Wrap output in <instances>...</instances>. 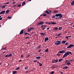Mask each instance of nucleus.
<instances>
[{"instance_id": "obj_1", "label": "nucleus", "mask_w": 74, "mask_h": 74, "mask_svg": "<svg viewBox=\"0 0 74 74\" xmlns=\"http://www.w3.org/2000/svg\"><path fill=\"white\" fill-rule=\"evenodd\" d=\"M68 55H69V52H66L63 55V58H65V57L66 56H68Z\"/></svg>"}, {"instance_id": "obj_2", "label": "nucleus", "mask_w": 74, "mask_h": 74, "mask_svg": "<svg viewBox=\"0 0 74 74\" xmlns=\"http://www.w3.org/2000/svg\"><path fill=\"white\" fill-rule=\"evenodd\" d=\"M58 66H57V65H52V66L51 67V69H55L56 67H58Z\"/></svg>"}, {"instance_id": "obj_3", "label": "nucleus", "mask_w": 74, "mask_h": 74, "mask_svg": "<svg viewBox=\"0 0 74 74\" xmlns=\"http://www.w3.org/2000/svg\"><path fill=\"white\" fill-rule=\"evenodd\" d=\"M44 22H42V21H40V22L38 23L37 24V25H38V26H39V25H43V24H44Z\"/></svg>"}, {"instance_id": "obj_4", "label": "nucleus", "mask_w": 74, "mask_h": 74, "mask_svg": "<svg viewBox=\"0 0 74 74\" xmlns=\"http://www.w3.org/2000/svg\"><path fill=\"white\" fill-rule=\"evenodd\" d=\"M74 47V45L73 44H71L68 46V47H67V48L68 49H69V48H71V47Z\"/></svg>"}, {"instance_id": "obj_5", "label": "nucleus", "mask_w": 74, "mask_h": 74, "mask_svg": "<svg viewBox=\"0 0 74 74\" xmlns=\"http://www.w3.org/2000/svg\"><path fill=\"white\" fill-rule=\"evenodd\" d=\"M5 11H2L1 12H0V14H5Z\"/></svg>"}, {"instance_id": "obj_6", "label": "nucleus", "mask_w": 74, "mask_h": 74, "mask_svg": "<svg viewBox=\"0 0 74 74\" xmlns=\"http://www.w3.org/2000/svg\"><path fill=\"white\" fill-rule=\"evenodd\" d=\"M49 12H51V11L49 10L48 11L46 10L45 11V12L47 13V14H49Z\"/></svg>"}, {"instance_id": "obj_7", "label": "nucleus", "mask_w": 74, "mask_h": 74, "mask_svg": "<svg viewBox=\"0 0 74 74\" xmlns=\"http://www.w3.org/2000/svg\"><path fill=\"white\" fill-rule=\"evenodd\" d=\"M57 43V45H59V44H60V43L61 42L59 41H56Z\"/></svg>"}, {"instance_id": "obj_8", "label": "nucleus", "mask_w": 74, "mask_h": 74, "mask_svg": "<svg viewBox=\"0 0 74 74\" xmlns=\"http://www.w3.org/2000/svg\"><path fill=\"white\" fill-rule=\"evenodd\" d=\"M44 41L45 42H46L47 41H48V37H46L45 38Z\"/></svg>"}, {"instance_id": "obj_9", "label": "nucleus", "mask_w": 74, "mask_h": 74, "mask_svg": "<svg viewBox=\"0 0 74 74\" xmlns=\"http://www.w3.org/2000/svg\"><path fill=\"white\" fill-rule=\"evenodd\" d=\"M65 52V51H64L62 50L61 51H60L59 52H58V53H63V52L64 53Z\"/></svg>"}, {"instance_id": "obj_10", "label": "nucleus", "mask_w": 74, "mask_h": 74, "mask_svg": "<svg viewBox=\"0 0 74 74\" xmlns=\"http://www.w3.org/2000/svg\"><path fill=\"white\" fill-rule=\"evenodd\" d=\"M58 16H59L60 18H62V14H61V13H60L59 14Z\"/></svg>"}, {"instance_id": "obj_11", "label": "nucleus", "mask_w": 74, "mask_h": 74, "mask_svg": "<svg viewBox=\"0 0 74 74\" xmlns=\"http://www.w3.org/2000/svg\"><path fill=\"white\" fill-rule=\"evenodd\" d=\"M23 33V29H22L20 33V34H22Z\"/></svg>"}, {"instance_id": "obj_12", "label": "nucleus", "mask_w": 74, "mask_h": 74, "mask_svg": "<svg viewBox=\"0 0 74 74\" xmlns=\"http://www.w3.org/2000/svg\"><path fill=\"white\" fill-rule=\"evenodd\" d=\"M69 67L67 66H65L63 67V69H67Z\"/></svg>"}, {"instance_id": "obj_13", "label": "nucleus", "mask_w": 74, "mask_h": 74, "mask_svg": "<svg viewBox=\"0 0 74 74\" xmlns=\"http://www.w3.org/2000/svg\"><path fill=\"white\" fill-rule=\"evenodd\" d=\"M53 30H56L58 29V27H55L53 28Z\"/></svg>"}, {"instance_id": "obj_14", "label": "nucleus", "mask_w": 74, "mask_h": 74, "mask_svg": "<svg viewBox=\"0 0 74 74\" xmlns=\"http://www.w3.org/2000/svg\"><path fill=\"white\" fill-rule=\"evenodd\" d=\"M65 42H66V41L63 40L62 42V44H65Z\"/></svg>"}, {"instance_id": "obj_15", "label": "nucleus", "mask_w": 74, "mask_h": 74, "mask_svg": "<svg viewBox=\"0 0 74 74\" xmlns=\"http://www.w3.org/2000/svg\"><path fill=\"white\" fill-rule=\"evenodd\" d=\"M38 49H39L40 48H41V45H40L38 46L37 48Z\"/></svg>"}, {"instance_id": "obj_16", "label": "nucleus", "mask_w": 74, "mask_h": 74, "mask_svg": "<svg viewBox=\"0 0 74 74\" xmlns=\"http://www.w3.org/2000/svg\"><path fill=\"white\" fill-rule=\"evenodd\" d=\"M40 34H41V35H42L43 36H45V33H41Z\"/></svg>"}, {"instance_id": "obj_17", "label": "nucleus", "mask_w": 74, "mask_h": 74, "mask_svg": "<svg viewBox=\"0 0 74 74\" xmlns=\"http://www.w3.org/2000/svg\"><path fill=\"white\" fill-rule=\"evenodd\" d=\"M62 60H63V58L60 59L59 60L58 62H60Z\"/></svg>"}, {"instance_id": "obj_18", "label": "nucleus", "mask_w": 74, "mask_h": 74, "mask_svg": "<svg viewBox=\"0 0 74 74\" xmlns=\"http://www.w3.org/2000/svg\"><path fill=\"white\" fill-rule=\"evenodd\" d=\"M71 5H74V1H73V2L71 3Z\"/></svg>"}, {"instance_id": "obj_19", "label": "nucleus", "mask_w": 74, "mask_h": 74, "mask_svg": "<svg viewBox=\"0 0 74 74\" xmlns=\"http://www.w3.org/2000/svg\"><path fill=\"white\" fill-rule=\"evenodd\" d=\"M51 23L52 24V25H56V23L54 22H52Z\"/></svg>"}, {"instance_id": "obj_20", "label": "nucleus", "mask_w": 74, "mask_h": 74, "mask_svg": "<svg viewBox=\"0 0 74 74\" xmlns=\"http://www.w3.org/2000/svg\"><path fill=\"white\" fill-rule=\"evenodd\" d=\"M17 73V71H14L13 72H12V74H16V73Z\"/></svg>"}, {"instance_id": "obj_21", "label": "nucleus", "mask_w": 74, "mask_h": 74, "mask_svg": "<svg viewBox=\"0 0 74 74\" xmlns=\"http://www.w3.org/2000/svg\"><path fill=\"white\" fill-rule=\"evenodd\" d=\"M66 64L67 65H71V63H70V62H69H69H67Z\"/></svg>"}, {"instance_id": "obj_22", "label": "nucleus", "mask_w": 74, "mask_h": 74, "mask_svg": "<svg viewBox=\"0 0 74 74\" xmlns=\"http://www.w3.org/2000/svg\"><path fill=\"white\" fill-rule=\"evenodd\" d=\"M6 5L3 6L2 7V9H4V8H5V7H6Z\"/></svg>"}, {"instance_id": "obj_23", "label": "nucleus", "mask_w": 74, "mask_h": 74, "mask_svg": "<svg viewBox=\"0 0 74 74\" xmlns=\"http://www.w3.org/2000/svg\"><path fill=\"white\" fill-rule=\"evenodd\" d=\"M10 12V11H9L8 10H6V11L5 13L6 14H8V12Z\"/></svg>"}, {"instance_id": "obj_24", "label": "nucleus", "mask_w": 74, "mask_h": 74, "mask_svg": "<svg viewBox=\"0 0 74 74\" xmlns=\"http://www.w3.org/2000/svg\"><path fill=\"white\" fill-rule=\"evenodd\" d=\"M46 52H48V49H46L45 51Z\"/></svg>"}, {"instance_id": "obj_25", "label": "nucleus", "mask_w": 74, "mask_h": 74, "mask_svg": "<svg viewBox=\"0 0 74 74\" xmlns=\"http://www.w3.org/2000/svg\"><path fill=\"white\" fill-rule=\"evenodd\" d=\"M25 4H26V3H25V1H24V2L22 4V5H25Z\"/></svg>"}, {"instance_id": "obj_26", "label": "nucleus", "mask_w": 74, "mask_h": 74, "mask_svg": "<svg viewBox=\"0 0 74 74\" xmlns=\"http://www.w3.org/2000/svg\"><path fill=\"white\" fill-rule=\"evenodd\" d=\"M39 66H42V64L40 62H39Z\"/></svg>"}, {"instance_id": "obj_27", "label": "nucleus", "mask_w": 74, "mask_h": 74, "mask_svg": "<svg viewBox=\"0 0 74 74\" xmlns=\"http://www.w3.org/2000/svg\"><path fill=\"white\" fill-rule=\"evenodd\" d=\"M8 19H11L12 18V17L9 16L8 17Z\"/></svg>"}, {"instance_id": "obj_28", "label": "nucleus", "mask_w": 74, "mask_h": 74, "mask_svg": "<svg viewBox=\"0 0 74 74\" xmlns=\"http://www.w3.org/2000/svg\"><path fill=\"white\" fill-rule=\"evenodd\" d=\"M36 59H40V58H41V57H36Z\"/></svg>"}, {"instance_id": "obj_29", "label": "nucleus", "mask_w": 74, "mask_h": 74, "mask_svg": "<svg viewBox=\"0 0 74 74\" xmlns=\"http://www.w3.org/2000/svg\"><path fill=\"white\" fill-rule=\"evenodd\" d=\"M55 63H57L58 62V60L56 59V60L55 61Z\"/></svg>"}, {"instance_id": "obj_30", "label": "nucleus", "mask_w": 74, "mask_h": 74, "mask_svg": "<svg viewBox=\"0 0 74 74\" xmlns=\"http://www.w3.org/2000/svg\"><path fill=\"white\" fill-rule=\"evenodd\" d=\"M47 15L46 14H45L43 15V16H46Z\"/></svg>"}, {"instance_id": "obj_31", "label": "nucleus", "mask_w": 74, "mask_h": 74, "mask_svg": "<svg viewBox=\"0 0 74 74\" xmlns=\"http://www.w3.org/2000/svg\"><path fill=\"white\" fill-rule=\"evenodd\" d=\"M53 12H54V13H57V12H58V11H54Z\"/></svg>"}, {"instance_id": "obj_32", "label": "nucleus", "mask_w": 74, "mask_h": 74, "mask_svg": "<svg viewBox=\"0 0 74 74\" xmlns=\"http://www.w3.org/2000/svg\"><path fill=\"white\" fill-rule=\"evenodd\" d=\"M62 34V33H60L59 34H58V35H57V36H61Z\"/></svg>"}, {"instance_id": "obj_33", "label": "nucleus", "mask_w": 74, "mask_h": 74, "mask_svg": "<svg viewBox=\"0 0 74 74\" xmlns=\"http://www.w3.org/2000/svg\"><path fill=\"white\" fill-rule=\"evenodd\" d=\"M62 29V27H60L59 28V30H61Z\"/></svg>"}, {"instance_id": "obj_34", "label": "nucleus", "mask_w": 74, "mask_h": 74, "mask_svg": "<svg viewBox=\"0 0 74 74\" xmlns=\"http://www.w3.org/2000/svg\"><path fill=\"white\" fill-rule=\"evenodd\" d=\"M54 72L53 71H52L50 73V74H54Z\"/></svg>"}, {"instance_id": "obj_35", "label": "nucleus", "mask_w": 74, "mask_h": 74, "mask_svg": "<svg viewBox=\"0 0 74 74\" xmlns=\"http://www.w3.org/2000/svg\"><path fill=\"white\" fill-rule=\"evenodd\" d=\"M55 16H56V17H58L59 16V14H56L55 15Z\"/></svg>"}, {"instance_id": "obj_36", "label": "nucleus", "mask_w": 74, "mask_h": 74, "mask_svg": "<svg viewBox=\"0 0 74 74\" xmlns=\"http://www.w3.org/2000/svg\"><path fill=\"white\" fill-rule=\"evenodd\" d=\"M27 31H28V32H29H29H31V30L30 29H28Z\"/></svg>"}, {"instance_id": "obj_37", "label": "nucleus", "mask_w": 74, "mask_h": 74, "mask_svg": "<svg viewBox=\"0 0 74 74\" xmlns=\"http://www.w3.org/2000/svg\"><path fill=\"white\" fill-rule=\"evenodd\" d=\"M25 35H26L27 34H28L29 35V34H28L26 32L24 34Z\"/></svg>"}, {"instance_id": "obj_38", "label": "nucleus", "mask_w": 74, "mask_h": 74, "mask_svg": "<svg viewBox=\"0 0 74 74\" xmlns=\"http://www.w3.org/2000/svg\"><path fill=\"white\" fill-rule=\"evenodd\" d=\"M33 29H34L33 28V27H31L30 28V29L31 30H33Z\"/></svg>"}, {"instance_id": "obj_39", "label": "nucleus", "mask_w": 74, "mask_h": 74, "mask_svg": "<svg viewBox=\"0 0 74 74\" xmlns=\"http://www.w3.org/2000/svg\"><path fill=\"white\" fill-rule=\"evenodd\" d=\"M69 55H70V54H71V55H73V53H71V52H70V51H69Z\"/></svg>"}, {"instance_id": "obj_40", "label": "nucleus", "mask_w": 74, "mask_h": 74, "mask_svg": "<svg viewBox=\"0 0 74 74\" xmlns=\"http://www.w3.org/2000/svg\"><path fill=\"white\" fill-rule=\"evenodd\" d=\"M12 56V54H10L9 55V57H10V56Z\"/></svg>"}, {"instance_id": "obj_41", "label": "nucleus", "mask_w": 74, "mask_h": 74, "mask_svg": "<svg viewBox=\"0 0 74 74\" xmlns=\"http://www.w3.org/2000/svg\"><path fill=\"white\" fill-rule=\"evenodd\" d=\"M56 55L57 56H60V54L58 53L56 54Z\"/></svg>"}, {"instance_id": "obj_42", "label": "nucleus", "mask_w": 74, "mask_h": 74, "mask_svg": "<svg viewBox=\"0 0 74 74\" xmlns=\"http://www.w3.org/2000/svg\"><path fill=\"white\" fill-rule=\"evenodd\" d=\"M56 16H55V15H54L52 17V18H55Z\"/></svg>"}, {"instance_id": "obj_43", "label": "nucleus", "mask_w": 74, "mask_h": 74, "mask_svg": "<svg viewBox=\"0 0 74 74\" xmlns=\"http://www.w3.org/2000/svg\"><path fill=\"white\" fill-rule=\"evenodd\" d=\"M19 69H20V67H18L17 68H16V70H19Z\"/></svg>"}, {"instance_id": "obj_44", "label": "nucleus", "mask_w": 74, "mask_h": 74, "mask_svg": "<svg viewBox=\"0 0 74 74\" xmlns=\"http://www.w3.org/2000/svg\"><path fill=\"white\" fill-rule=\"evenodd\" d=\"M60 17H58L56 18V19H60Z\"/></svg>"}, {"instance_id": "obj_45", "label": "nucleus", "mask_w": 74, "mask_h": 74, "mask_svg": "<svg viewBox=\"0 0 74 74\" xmlns=\"http://www.w3.org/2000/svg\"><path fill=\"white\" fill-rule=\"evenodd\" d=\"M30 55H28L27 56V58H29V57H30Z\"/></svg>"}, {"instance_id": "obj_46", "label": "nucleus", "mask_w": 74, "mask_h": 74, "mask_svg": "<svg viewBox=\"0 0 74 74\" xmlns=\"http://www.w3.org/2000/svg\"><path fill=\"white\" fill-rule=\"evenodd\" d=\"M25 69H27H27H28V67H25Z\"/></svg>"}, {"instance_id": "obj_47", "label": "nucleus", "mask_w": 74, "mask_h": 74, "mask_svg": "<svg viewBox=\"0 0 74 74\" xmlns=\"http://www.w3.org/2000/svg\"><path fill=\"white\" fill-rule=\"evenodd\" d=\"M16 6V4L14 5L13 7L14 8Z\"/></svg>"}, {"instance_id": "obj_48", "label": "nucleus", "mask_w": 74, "mask_h": 74, "mask_svg": "<svg viewBox=\"0 0 74 74\" xmlns=\"http://www.w3.org/2000/svg\"><path fill=\"white\" fill-rule=\"evenodd\" d=\"M5 4H10V2H7Z\"/></svg>"}, {"instance_id": "obj_49", "label": "nucleus", "mask_w": 74, "mask_h": 74, "mask_svg": "<svg viewBox=\"0 0 74 74\" xmlns=\"http://www.w3.org/2000/svg\"><path fill=\"white\" fill-rule=\"evenodd\" d=\"M21 5H18L17 6L18 7H21Z\"/></svg>"}, {"instance_id": "obj_50", "label": "nucleus", "mask_w": 74, "mask_h": 74, "mask_svg": "<svg viewBox=\"0 0 74 74\" xmlns=\"http://www.w3.org/2000/svg\"><path fill=\"white\" fill-rule=\"evenodd\" d=\"M29 70L27 71L26 72V73H29Z\"/></svg>"}, {"instance_id": "obj_51", "label": "nucleus", "mask_w": 74, "mask_h": 74, "mask_svg": "<svg viewBox=\"0 0 74 74\" xmlns=\"http://www.w3.org/2000/svg\"><path fill=\"white\" fill-rule=\"evenodd\" d=\"M7 57H9V55H6L5 56V57L6 58Z\"/></svg>"}, {"instance_id": "obj_52", "label": "nucleus", "mask_w": 74, "mask_h": 74, "mask_svg": "<svg viewBox=\"0 0 74 74\" xmlns=\"http://www.w3.org/2000/svg\"><path fill=\"white\" fill-rule=\"evenodd\" d=\"M23 55H21V58H23Z\"/></svg>"}, {"instance_id": "obj_53", "label": "nucleus", "mask_w": 74, "mask_h": 74, "mask_svg": "<svg viewBox=\"0 0 74 74\" xmlns=\"http://www.w3.org/2000/svg\"><path fill=\"white\" fill-rule=\"evenodd\" d=\"M37 62V60H34V63H35L36 62Z\"/></svg>"}, {"instance_id": "obj_54", "label": "nucleus", "mask_w": 74, "mask_h": 74, "mask_svg": "<svg viewBox=\"0 0 74 74\" xmlns=\"http://www.w3.org/2000/svg\"><path fill=\"white\" fill-rule=\"evenodd\" d=\"M60 73H61L62 74H63V72L61 71H60Z\"/></svg>"}, {"instance_id": "obj_55", "label": "nucleus", "mask_w": 74, "mask_h": 74, "mask_svg": "<svg viewBox=\"0 0 74 74\" xmlns=\"http://www.w3.org/2000/svg\"><path fill=\"white\" fill-rule=\"evenodd\" d=\"M43 26H44V25H42V26L41 27V28H42Z\"/></svg>"}, {"instance_id": "obj_56", "label": "nucleus", "mask_w": 74, "mask_h": 74, "mask_svg": "<svg viewBox=\"0 0 74 74\" xmlns=\"http://www.w3.org/2000/svg\"><path fill=\"white\" fill-rule=\"evenodd\" d=\"M65 45H68V43H66Z\"/></svg>"}, {"instance_id": "obj_57", "label": "nucleus", "mask_w": 74, "mask_h": 74, "mask_svg": "<svg viewBox=\"0 0 74 74\" xmlns=\"http://www.w3.org/2000/svg\"><path fill=\"white\" fill-rule=\"evenodd\" d=\"M66 38H67V39H69V38L68 36H66Z\"/></svg>"}, {"instance_id": "obj_58", "label": "nucleus", "mask_w": 74, "mask_h": 74, "mask_svg": "<svg viewBox=\"0 0 74 74\" xmlns=\"http://www.w3.org/2000/svg\"><path fill=\"white\" fill-rule=\"evenodd\" d=\"M73 60H70L69 61L70 62H72V61H73Z\"/></svg>"}, {"instance_id": "obj_59", "label": "nucleus", "mask_w": 74, "mask_h": 74, "mask_svg": "<svg viewBox=\"0 0 74 74\" xmlns=\"http://www.w3.org/2000/svg\"><path fill=\"white\" fill-rule=\"evenodd\" d=\"M2 19H3L2 18H0V20L1 21V20H2Z\"/></svg>"}, {"instance_id": "obj_60", "label": "nucleus", "mask_w": 74, "mask_h": 74, "mask_svg": "<svg viewBox=\"0 0 74 74\" xmlns=\"http://www.w3.org/2000/svg\"><path fill=\"white\" fill-rule=\"evenodd\" d=\"M44 27H47V25H44Z\"/></svg>"}, {"instance_id": "obj_61", "label": "nucleus", "mask_w": 74, "mask_h": 74, "mask_svg": "<svg viewBox=\"0 0 74 74\" xmlns=\"http://www.w3.org/2000/svg\"><path fill=\"white\" fill-rule=\"evenodd\" d=\"M49 28H47L46 29L47 30H49Z\"/></svg>"}, {"instance_id": "obj_62", "label": "nucleus", "mask_w": 74, "mask_h": 74, "mask_svg": "<svg viewBox=\"0 0 74 74\" xmlns=\"http://www.w3.org/2000/svg\"><path fill=\"white\" fill-rule=\"evenodd\" d=\"M55 61H53V62H52V63H55Z\"/></svg>"}, {"instance_id": "obj_63", "label": "nucleus", "mask_w": 74, "mask_h": 74, "mask_svg": "<svg viewBox=\"0 0 74 74\" xmlns=\"http://www.w3.org/2000/svg\"><path fill=\"white\" fill-rule=\"evenodd\" d=\"M48 24L49 25H51V23H48Z\"/></svg>"}, {"instance_id": "obj_64", "label": "nucleus", "mask_w": 74, "mask_h": 74, "mask_svg": "<svg viewBox=\"0 0 74 74\" xmlns=\"http://www.w3.org/2000/svg\"><path fill=\"white\" fill-rule=\"evenodd\" d=\"M65 61L66 62H69V61H68V60H66Z\"/></svg>"}]
</instances>
